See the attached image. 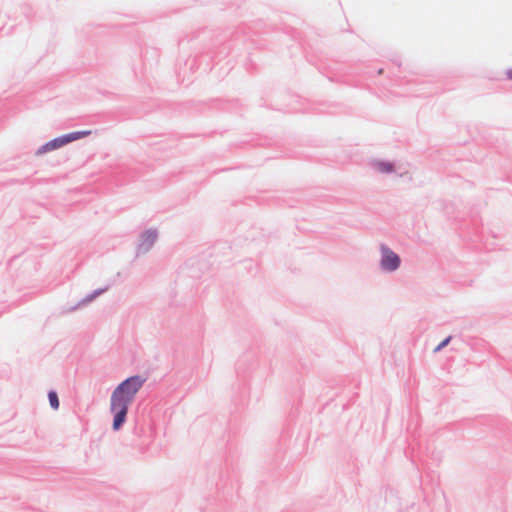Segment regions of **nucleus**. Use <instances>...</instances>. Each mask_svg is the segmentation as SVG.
<instances>
[{
	"label": "nucleus",
	"instance_id": "39448f33",
	"mask_svg": "<svg viewBox=\"0 0 512 512\" xmlns=\"http://www.w3.org/2000/svg\"><path fill=\"white\" fill-rule=\"evenodd\" d=\"M90 134H91L90 130H84V131H78V132L69 133L67 135H64L63 138H64L65 143L68 144V143H70L72 141H75V140H78L80 138L86 137V136H88Z\"/></svg>",
	"mask_w": 512,
	"mask_h": 512
},
{
	"label": "nucleus",
	"instance_id": "423d86ee",
	"mask_svg": "<svg viewBox=\"0 0 512 512\" xmlns=\"http://www.w3.org/2000/svg\"><path fill=\"white\" fill-rule=\"evenodd\" d=\"M48 398H49L51 407L55 410L58 409L59 408V400H58V396H57L56 392L50 391L48 394Z\"/></svg>",
	"mask_w": 512,
	"mask_h": 512
},
{
	"label": "nucleus",
	"instance_id": "9b49d317",
	"mask_svg": "<svg viewBox=\"0 0 512 512\" xmlns=\"http://www.w3.org/2000/svg\"><path fill=\"white\" fill-rule=\"evenodd\" d=\"M383 73V69H379L378 74L381 75Z\"/></svg>",
	"mask_w": 512,
	"mask_h": 512
},
{
	"label": "nucleus",
	"instance_id": "7ed1b4c3",
	"mask_svg": "<svg viewBox=\"0 0 512 512\" xmlns=\"http://www.w3.org/2000/svg\"><path fill=\"white\" fill-rule=\"evenodd\" d=\"M381 267L387 271H394L398 269L400 265L399 256L386 246H381Z\"/></svg>",
	"mask_w": 512,
	"mask_h": 512
},
{
	"label": "nucleus",
	"instance_id": "1a4fd4ad",
	"mask_svg": "<svg viewBox=\"0 0 512 512\" xmlns=\"http://www.w3.org/2000/svg\"><path fill=\"white\" fill-rule=\"evenodd\" d=\"M144 237L150 241L151 243L154 241L155 239V234L153 232H147Z\"/></svg>",
	"mask_w": 512,
	"mask_h": 512
},
{
	"label": "nucleus",
	"instance_id": "20e7f679",
	"mask_svg": "<svg viewBox=\"0 0 512 512\" xmlns=\"http://www.w3.org/2000/svg\"><path fill=\"white\" fill-rule=\"evenodd\" d=\"M65 141H64V138L63 136L62 137H59V138H56L54 140H51L49 142H47L46 144H44L43 146H41L38 151H37V155H41V154H44L46 152H49V151H52V150H55L57 148H60L62 147L63 145H65Z\"/></svg>",
	"mask_w": 512,
	"mask_h": 512
},
{
	"label": "nucleus",
	"instance_id": "0eeeda50",
	"mask_svg": "<svg viewBox=\"0 0 512 512\" xmlns=\"http://www.w3.org/2000/svg\"><path fill=\"white\" fill-rule=\"evenodd\" d=\"M378 169L382 172H391L393 170V167L389 163H379Z\"/></svg>",
	"mask_w": 512,
	"mask_h": 512
},
{
	"label": "nucleus",
	"instance_id": "6e6552de",
	"mask_svg": "<svg viewBox=\"0 0 512 512\" xmlns=\"http://www.w3.org/2000/svg\"><path fill=\"white\" fill-rule=\"evenodd\" d=\"M451 340V336H448L446 339H444L435 349L434 352L440 351L442 348H444Z\"/></svg>",
	"mask_w": 512,
	"mask_h": 512
},
{
	"label": "nucleus",
	"instance_id": "9d476101",
	"mask_svg": "<svg viewBox=\"0 0 512 512\" xmlns=\"http://www.w3.org/2000/svg\"><path fill=\"white\" fill-rule=\"evenodd\" d=\"M506 76H507V78H508L509 80H511V81H512V69H510V70H508V71L506 72Z\"/></svg>",
	"mask_w": 512,
	"mask_h": 512
},
{
	"label": "nucleus",
	"instance_id": "f257e3e1",
	"mask_svg": "<svg viewBox=\"0 0 512 512\" xmlns=\"http://www.w3.org/2000/svg\"><path fill=\"white\" fill-rule=\"evenodd\" d=\"M132 401L127 399L120 389H115L111 395V411L115 414L113 421V429L118 430L126 420L128 407Z\"/></svg>",
	"mask_w": 512,
	"mask_h": 512
},
{
	"label": "nucleus",
	"instance_id": "f03ea898",
	"mask_svg": "<svg viewBox=\"0 0 512 512\" xmlns=\"http://www.w3.org/2000/svg\"><path fill=\"white\" fill-rule=\"evenodd\" d=\"M142 385L143 380L139 376H132L119 384L116 389H120V393H122V395L133 401Z\"/></svg>",
	"mask_w": 512,
	"mask_h": 512
}]
</instances>
